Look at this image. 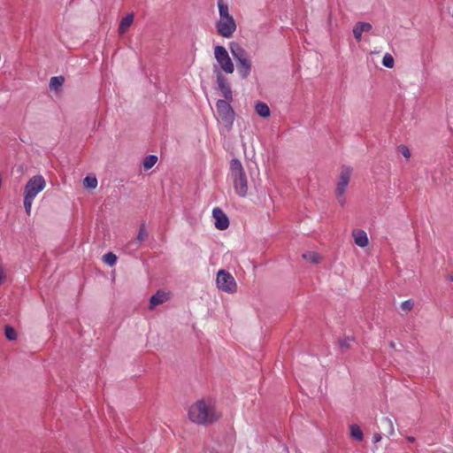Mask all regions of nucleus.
<instances>
[{
	"label": "nucleus",
	"instance_id": "nucleus-9",
	"mask_svg": "<svg viewBox=\"0 0 453 453\" xmlns=\"http://www.w3.org/2000/svg\"><path fill=\"white\" fill-rule=\"evenodd\" d=\"M212 215L215 219L216 228L219 230H225L229 226L228 218L220 208H214L212 211Z\"/></svg>",
	"mask_w": 453,
	"mask_h": 453
},
{
	"label": "nucleus",
	"instance_id": "nucleus-31",
	"mask_svg": "<svg viewBox=\"0 0 453 453\" xmlns=\"http://www.w3.org/2000/svg\"><path fill=\"white\" fill-rule=\"evenodd\" d=\"M353 340L350 339V338H347V339H344V340H342L340 342V345L342 348H345V349H349L350 347V342H352Z\"/></svg>",
	"mask_w": 453,
	"mask_h": 453
},
{
	"label": "nucleus",
	"instance_id": "nucleus-33",
	"mask_svg": "<svg viewBox=\"0 0 453 453\" xmlns=\"http://www.w3.org/2000/svg\"><path fill=\"white\" fill-rule=\"evenodd\" d=\"M4 278H5V275H4V272L0 269V284L3 283Z\"/></svg>",
	"mask_w": 453,
	"mask_h": 453
},
{
	"label": "nucleus",
	"instance_id": "nucleus-32",
	"mask_svg": "<svg viewBox=\"0 0 453 453\" xmlns=\"http://www.w3.org/2000/svg\"><path fill=\"white\" fill-rule=\"evenodd\" d=\"M381 440V435L380 434H374L373 435V442L377 443Z\"/></svg>",
	"mask_w": 453,
	"mask_h": 453
},
{
	"label": "nucleus",
	"instance_id": "nucleus-4",
	"mask_svg": "<svg viewBox=\"0 0 453 453\" xmlns=\"http://www.w3.org/2000/svg\"><path fill=\"white\" fill-rule=\"evenodd\" d=\"M352 171H353L352 168L350 166H347V165H343L341 168L335 193H336L338 202L342 206H343L346 203V198L344 197V194H345L346 188L349 183Z\"/></svg>",
	"mask_w": 453,
	"mask_h": 453
},
{
	"label": "nucleus",
	"instance_id": "nucleus-13",
	"mask_svg": "<svg viewBox=\"0 0 453 453\" xmlns=\"http://www.w3.org/2000/svg\"><path fill=\"white\" fill-rule=\"evenodd\" d=\"M372 29V25L367 22H357L353 27V35L357 41H360L363 32H368Z\"/></svg>",
	"mask_w": 453,
	"mask_h": 453
},
{
	"label": "nucleus",
	"instance_id": "nucleus-10",
	"mask_svg": "<svg viewBox=\"0 0 453 453\" xmlns=\"http://www.w3.org/2000/svg\"><path fill=\"white\" fill-rule=\"evenodd\" d=\"M217 81L219 88L226 101H231L233 99L232 89L219 71L217 72Z\"/></svg>",
	"mask_w": 453,
	"mask_h": 453
},
{
	"label": "nucleus",
	"instance_id": "nucleus-7",
	"mask_svg": "<svg viewBox=\"0 0 453 453\" xmlns=\"http://www.w3.org/2000/svg\"><path fill=\"white\" fill-rule=\"evenodd\" d=\"M46 182L42 175H35L29 179L24 188V196L35 199L44 189Z\"/></svg>",
	"mask_w": 453,
	"mask_h": 453
},
{
	"label": "nucleus",
	"instance_id": "nucleus-8",
	"mask_svg": "<svg viewBox=\"0 0 453 453\" xmlns=\"http://www.w3.org/2000/svg\"><path fill=\"white\" fill-rule=\"evenodd\" d=\"M214 57L219 63L220 68L226 73H233L234 67V64L229 57V54L225 47L217 45L214 48Z\"/></svg>",
	"mask_w": 453,
	"mask_h": 453
},
{
	"label": "nucleus",
	"instance_id": "nucleus-29",
	"mask_svg": "<svg viewBox=\"0 0 453 453\" xmlns=\"http://www.w3.org/2000/svg\"><path fill=\"white\" fill-rule=\"evenodd\" d=\"M34 199L24 196V207L27 215H30Z\"/></svg>",
	"mask_w": 453,
	"mask_h": 453
},
{
	"label": "nucleus",
	"instance_id": "nucleus-27",
	"mask_svg": "<svg viewBox=\"0 0 453 453\" xmlns=\"http://www.w3.org/2000/svg\"><path fill=\"white\" fill-rule=\"evenodd\" d=\"M147 237H148V233H147L145 225L142 224L140 226V229H139V233H138V235H137V241L139 242H142L145 241L147 239Z\"/></svg>",
	"mask_w": 453,
	"mask_h": 453
},
{
	"label": "nucleus",
	"instance_id": "nucleus-25",
	"mask_svg": "<svg viewBox=\"0 0 453 453\" xmlns=\"http://www.w3.org/2000/svg\"><path fill=\"white\" fill-rule=\"evenodd\" d=\"M382 64L385 67L393 68L395 65L394 58L391 54L386 53L382 59Z\"/></svg>",
	"mask_w": 453,
	"mask_h": 453
},
{
	"label": "nucleus",
	"instance_id": "nucleus-20",
	"mask_svg": "<svg viewBox=\"0 0 453 453\" xmlns=\"http://www.w3.org/2000/svg\"><path fill=\"white\" fill-rule=\"evenodd\" d=\"M157 161V157L155 155H149L143 160L144 170H150L152 168Z\"/></svg>",
	"mask_w": 453,
	"mask_h": 453
},
{
	"label": "nucleus",
	"instance_id": "nucleus-2",
	"mask_svg": "<svg viewBox=\"0 0 453 453\" xmlns=\"http://www.w3.org/2000/svg\"><path fill=\"white\" fill-rule=\"evenodd\" d=\"M218 7L219 12V19L216 24L218 33L225 37L230 38L236 30V23L229 13L228 6L223 0H219Z\"/></svg>",
	"mask_w": 453,
	"mask_h": 453
},
{
	"label": "nucleus",
	"instance_id": "nucleus-23",
	"mask_svg": "<svg viewBox=\"0 0 453 453\" xmlns=\"http://www.w3.org/2000/svg\"><path fill=\"white\" fill-rule=\"evenodd\" d=\"M103 261L109 265L110 266H112L117 262V256L113 254L112 252H109L103 257Z\"/></svg>",
	"mask_w": 453,
	"mask_h": 453
},
{
	"label": "nucleus",
	"instance_id": "nucleus-1",
	"mask_svg": "<svg viewBox=\"0 0 453 453\" xmlns=\"http://www.w3.org/2000/svg\"><path fill=\"white\" fill-rule=\"evenodd\" d=\"M221 415L217 411L211 401L198 400L188 409V418L196 424H212L220 418Z\"/></svg>",
	"mask_w": 453,
	"mask_h": 453
},
{
	"label": "nucleus",
	"instance_id": "nucleus-14",
	"mask_svg": "<svg viewBox=\"0 0 453 453\" xmlns=\"http://www.w3.org/2000/svg\"><path fill=\"white\" fill-rule=\"evenodd\" d=\"M170 298L168 293L164 291H157L155 295L150 297V308L153 309L155 306L159 305L166 302Z\"/></svg>",
	"mask_w": 453,
	"mask_h": 453
},
{
	"label": "nucleus",
	"instance_id": "nucleus-28",
	"mask_svg": "<svg viewBox=\"0 0 453 453\" xmlns=\"http://www.w3.org/2000/svg\"><path fill=\"white\" fill-rule=\"evenodd\" d=\"M414 307V301L412 299H408L401 303V308L404 311H410Z\"/></svg>",
	"mask_w": 453,
	"mask_h": 453
},
{
	"label": "nucleus",
	"instance_id": "nucleus-24",
	"mask_svg": "<svg viewBox=\"0 0 453 453\" xmlns=\"http://www.w3.org/2000/svg\"><path fill=\"white\" fill-rule=\"evenodd\" d=\"M83 184L88 188H96L97 186V180L96 177L87 176L83 180Z\"/></svg>",
	"mask_w": 453,
	"mask_h": 453
},
{
	"label": "nucleus",
	"instance_id": "nucleus-16",
	"mask_svg": "<svg viewBox=\"0 0 453 453\" xmlns=\"http://www.w3.org/2000/svg\"><path fill=\"white\" fill-rule=\"evenodd\" d=\"M237 69L242 78H247L251 70V62L249 58L237 62Z\"/></svg>",
	"mask_w": 453,
	"mask_h": 453
},
{
	"label": "nucleus",
	"instance_id": "nucleus-3",
	"mask_svg": "<svg viewBox=\"0 0 453 453\" xmlns=\"http://www.w3.org/2000/svg\"><path fill=\"white\" fill-rule=\"evenodd\" d=\"M230 178L236 194L242 197H245L249 190L248 180L239 159L234 158L230 162Z\"/></svg>",
	"mask_w": 453,
	"mask_h": 453
},
{
	"label": "nucleus",
	"instance_id": "nucleus-21",
	"mask_svg": "<svg viewBox=\"0 0 453 453\" xmlns=\"http://www.w3.org/2000/svg\"><path fill=\"white\" fill-rule=\"evenodd\" d=\"M350 434L354 439L357 441L363 440V432L357 425L350 426Z\"/></svg>",
	"mask_w": 453,
	"mask_h": 453
},
{
	"label": "nucleus",
	"instance_id": "nucleus-5",
	"mask_svg": "<svg viewBox=\"0 0 453 453\" xmlns=\"http://www.w3.org/2000/svg\"><path fill=\"white\" fill-rule=\"evenodd\" d=\"M216 109L219 119L227 128H231L234 120V112L230 104L226 100H218Z\"/></svg>",
	"mask_w": 453,
	"mask_h": 453
},
{
	"label": "nucleus",
	"instance_id": "nucleus-34",
	"mask_svg": "<svg viewBox=\"0 0 453 453\" xmlns=\"http://www.w3.org/2000/svg\"><path fill=\"white\" fill-rule=\"evenodd\" d=\"M407 441H408L409 442H413V441H415V438H414V437H412V436H408V437H407Z\"/></svg>",
	"mask_w": 453,
	"mask_h": 453
},
{
	"label": "nucleus",
	"instance_id": "nucleus-26",
	"mask_svg": "<svg viewBox=\"0 0 453 453\" xmlns=\"http://www.w3.org/2000/svg\"><path fill=\"white\" fill-rule=\"evenodd\" d=\"M4 334H5V337L8 340H10V341H13V340H15L17 338L16 331L11 326H5V328H4Z\"/></svg>",
	"mask_w": 453,
	"mask_h": 453
},
{
	"label": "nucleus",
	"instance_id": "nucleus-30",
	"mask_svg": "<svg viewBox=\"0 0 453 453\" xmlns=\"http://www.w3.org/2000/svg\"><path fill=\"white\" fill-rule=\"evenodd\" d=\"M399 150L402 152L403 156L406 158V159H409L411 157V151L410 150L408 149L407 146L405 145H400L399 146Z\"/></svg>",
	"mask_w": 453,
	"mask_h": 453
},
{
	"label": "nucleus",
	"instance_id": "nucleus-6",
	"mask_svg": "<svg viewBox=\"0 0 453 453\" xmlns=\"http://www.w3.org/2000/svg\"><path fill=\"white\" fill-rule=\"evenodd\" d=\"M216 283L219 289L226 293H234L237 290V284L234 278L225 270H219L218 272Z\"/></svg>",
	"mask_w": 453,
	"mask_h": 453
},
{
	"label": "nucleus",
	"instance_id": "nucleus-19",
	"mask_svg": "<svg viewBox=\"0 0 453 453\" xmlns=\"http://www.w3.org/2000/svg\"><path fill=\"white\" fill-rule=\"evenodd\" d=\"M381 425L388 433V435L395 434L394 423L391 418L385 417L381 419Z\"/></svg>",
	"mask_w": 453,
	"mask_h": 453
},
{
	"label": "nucleus",
	"instance_id": "nucleus-17",
	"mask_svg": "<svg viewBox=\"0 0 453 453\" xmlns=\"http://www.w3.org/2000/svg\"><path fill=\"white\" fill-rule=\"evenodd\" d=\"M255 111L257 115L263 118H267L271 114L268 105L262 102H259L255 105Z\"/></svg>",
	"mask_w": 453,
	"mask_h": 453
},
{
	"label": "nucleus",
	"instance_id": "nucleus-15",
	"mask_svg": "<svg viewBox=\"0 0 453 453\" xmlns=\"http://www.w3.org/2000/svg\"><path fill=\"white\" fill-rule=\"evenodd\" d=\"M230 50L237 62L248 58L246 50L237 43H232L230 45Z\"/></svg>",
	"mask_w": 453,
	"mask_h": 453
},
{
	"label": "nucleus",
	"instance_id": "nucleus-35",
	"mask_svg": "<svg viewBox=\"0 0 453 453\" xmlns=\"http://www.w3.org/2000/svg\"><path fill=\"white\" fill-rule=\"evenodd\" d=\"M448 278H449V280L450 281H453V275H449V277H448Z\"/></svg>",
	"mask_w": 453,
	"mask_h": 453
},
{
	"label": "nucleus",
	"instance_id": "nucleus-22",
	"mask_svg": "<svg viewBox=\"0 0 453 453\" xmlns=\"http://www.w3.org/2000/svg\"><path fill=\"white\" fill-rule=\"evenodd\" d=\"M65 79L62 76H54L50 79V87L52 89H58L63 85Z\"/></svg>",
	"mask_w": 453,
	"mask_h": 453
},
{
	"label": "nucleus",
	"instance_id": "nucleus-18",
	"mask_svg": "<svg viewBox=\"0 0 453 453\" xmlns=\"http://www.w3.org/2000/svg\"><path fill=\"white\" fill-rule=\"evenodd\" d=\"M303 259L312 263V264H318L321 261L322 257L321 256L313 251H308L303 254Z\"/></svg>",
	"mask_w": 453,
	"mask_h": 453
},
{
	"label": "nucleus",
	"instance_id": "nucleus-12",
	"mask_svg": "<svg viewBox=\"0 0 453 453\" xmlns=\"http://www.w3.org/2000/svg\"><path fill=\"white\" fill-rule=\"evenodd\" d=\"M134 22V13H128L125 16L119 25L118 32L120 35L126 34Z\"/></svg>",
	"mask_w": 453,
	"mask_h": 453
},
{
	"label": "nucleus",
	"instance_id": "nucleus-11",
	"mask_svg": "<svg viewBox=\"0 0 453 453\" xmlns=\"http://www.w3.org/2000/svg\"><path fill=\"white\" fill-rule=\"evenodd\" d=\"M352 236L355 243L361 248L366 247L369 243L367 234L364 230L354 229Z\"/></svg>",
	"mask_w": 453,
	"mask_h": 453
}]
</instances>
